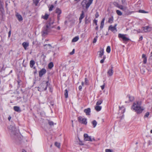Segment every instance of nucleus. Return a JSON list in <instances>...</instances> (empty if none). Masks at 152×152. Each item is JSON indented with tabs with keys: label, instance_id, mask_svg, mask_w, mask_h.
<instances>
[{
	"label": "nucleus",
	"instance_id": "obj_1",
	"mask_svg": "<svg viewBox=\"0 0 152 152\" xmlns=\"http://www.w3.org/2000/svg\"><path fill=\"white\" fill-rule=\"evenodd\" d=\"M131 108L138 114L141 113L144 110L143 108L140 106V104L137 102L133 103Z\"/></svg>",
	"mask_w": 152,
	"mask_h": 152
},
{
	"label": "nucleus",
	"instance_id": "obj_2",
	"mask_svg": "<svg viewBox=\"0 0 152 152\" xmlns=\"http://www.w3.org/2000/svg\"><path fill=\"white\" fill-rule=\"evenodd\" d=\"M94 0H83L81 3V5L83 8L88 9L92 4Z\"/></svg>",
	"mask_w": 152,
	"mask_h": 152
},
{
	"label": "nucleus",
	"instance_id": "obj_3",
	"mask_svg": "<svg viewBox=\"0 0 152 152\" xmlns=\"http://www.w3.org/2000/svg\"><path fill=\"white\" fill-rule=\"evenodd\" d=\"M48 84V81H44L40 84L39 87H38V91H42L46 90L47 89Z\"/></svg>",
	"mask_w": 152,
	"mask_h": 152
},
{
	"label": "nucleus",
	"instance_id": "obj_4",
	"mask_svg": "<svg viewBox=\"0 0 152 152\" xmlns=\"http://www.w3.org/2000/svg\"><path fill=\"white\" fill-rule=\"evenodd\" d=\"M52 28L50 27L48 24H47L45 27L43 28V29L42 31V36H45L51 31V29Z\"/></svg>",
	"mask_w": 152,
	"mask_h": 152
},
{
	"label": "nucleus",
	"instance_id": "obj_5",
	"mask_svg": "<svg viewBox=\"0 0 152 152\" xmlns=\"http://www.w3.org/2000/svg\"><path fill=\"white\" fill-rule=\"evenodd\" d=\"M83 137L84 140L85 141L92 142L93 140H95L94 138L92 139L91 136H88L87 134H84L83 135Z\"/></svg>",
	"mask_w": 152,
	"mask_h": 152
},
{
	"label": "nucleus",
	"instance_id": "obj_6",
	"mask_svg": "<svg viewBox=\"0 0 152 152\" xmlns=\"http://www.w3.org/2000/svg\"><path fill=\"white\" fill-rule=\"evenodd\" d=\"M126 34H118V37L122 38L124 42H127L129 40V39L126 37Z\"/></svg>",
	"mask_w": 152,
	"mask_h": 152
},
{
	"label": "nucleus",
	"instance_id": "obj_7",
	"mask_svg": "<svg viewBox=\"0 0 152 152\" xmlns=\"http://www.w3.org/2000/svg\"><path fill=\"white\" fill-rule=\"evenodd\" d=\"M10 127L12 129L11 130V135L12 136L13 135H16L17 134V131L15 126L11 125L10 126Z\"/></svg>",
	"mask_w": 152,
	"mask_h": 152
},
{
	"label": "nucleus",
	"instance_id": "obj_8",
	"mask_svg": "<svg viewBox=\"0 0 152 152\" xmlns=\"http://www.w3.org/2000/svg\"><path fill=\"white\" fill-rule=\"evenodd\" d=\"M78 120L79 122L81 124L85 125L87 124V119L86 118H83L82 117H79L78 118Z\"/></svg>",
	"mask_w": 152,
	"mask_h": 152
},
{
	"label": "nucleus",
	"instance_id": "obj_9",
	"mask_svg": "<svg viewBox=\"0 0 152 152\" xmlns=\"http://www.w3.org/2000/svg\"><path fill=\"white\" fill-rule=\"evenodd\" d=\"M142 29H143V32H147L150 31L152 30V28L151 27L148 26L142 27Z\"/></svg>",
	"mask_w": 152,
	"mask_h": 152
},
{
	"label": "nucleus",
	"instance_id": "obj_10",
	"mask_svg": "<svg viewBox=\"0 0 152 152\" xmlns=\"http://www.w3.org/2000/svg\"><path fill=\"white\" fill-rule=\"evenodd\" d=\"M117 24H115L114 26H113L112 25L110 26L108 28L109 30H110L111 31H112L113 32H115L117 31Z\"/></svg>",
	"mask_w": 152,
	"mask_h": 152
},
{
	"label": "nucleus",
	"instance_id": "obj_11",
	"mask_svg": "<svg viewBox=\"0 0 152 152\" xmlns=\"http://www.w3.org/2000/svg\"><path fill=\"white\" fill-rule=\"evenodd\" d=\"M56 13L58 14L57 18L58 20H59L60 17V15L61 13V11L59 8H57L56 10Z\"/></svg>",
	"mask_w": 152,
	"mask_h": 152
},
{
	"label": "nucleus",
	"instance_id": "obj_12",
	"mask_svg": "<svg viewBox=\"0 0 152 152\" xmlns=\"http://www.w3.org/2000/svg\"><path fill=\"white\" fill-rule=\"evenodd\" d=\"M46 72V70L45 69H42L39 72V76L40 77H41Z\"/></svg>",
	"mask_w": 152,
	"mask_h": 152
},
{
	"label": "nucleus",
	"instance_id": "obj_13",
	"mask_svg": "<svg viewBox=\"0 0 152 152\" xmlns=\"http://www.w3.org/2000/svg\"><path fill=\"white\" fill-rule=\"evenodd\" d=\"M113 67L111 66V68L108 70L107 74L109 76H111L113 75Z\"/></svg>",
	"mask_w": 152,
	"mask_h": 152
},
{
	"label": "nucleus",
	"instance_id": "obj_14",
	"mask_svg": "<svg viewBox=\"0 0 152 152\" xmlns=\"http://www.w3.org/2000/svg\"><path fill=\"white\" fill-rule=\"evenodd\" d=\"M16 16L17 17V18L18 20L19 21H22L23 20V18L21 15H20L17 12L15 14Z\"/></svg>",
	"mask_w": 152,
	"mask_h": 152
},
{
	"label": "nucleus",
	"instance_id": "obj_15",
	"mask_svg": "<svg viewBox=\"0 0 152 152\" xmlns=\"http://www.w3.org/2000/svg\"><path fill=\"white\" fill-rule=\"evenodd\" d=\"M54 21L53 18L50 19L49 23H48L47 24H48L49 26H50V27L53 28V26H52L51 25L54 23Z\"/></svg>",
	"mask_w": 152,
	"mask_h": 152
},
{
	"label": "nucleus",
	"instance_id": "obj_16",
	"mask_svg": "<svg viewBox=\"0 0 152 152\" xmlns=\"http://www.w3.org/2000/svg\"><path fill=\"white\" fill-rule=\"evenodd\" d=\"M84 112L87 115H89L91 112V109L90 108L86 109L84 110Z\"/></svg>",
	"mask_w": 152,
	"mask_h": 152
},
{
	"label": "nucleus",
	"instance_id": "obj_17",
	"mask_svg": "<svg viewBox=\"0 0 152 152\" xmlns=\"http://www.w3.org/2000/svg\"><path fill=\"white\" fill-rule=\"evenodd\" d=\"M22 45L24 49L26 50L27 49V47L29 46V43L28 42H23L22 43Z\"/></svg>",
	"mask_w": 152,
	"mask_h": 152
},
{
	"label": "nucleus",
	"instance_id": "obj_18",
	"mask_svg": "<svg viewBox=\"0 0 152 152\" xmlns=\"http://www.w3.org/2000/svg\"><path fill=\"white\" fill-rule=\"evenodd\" d=\"M84 17H85V15H84V12L83 11H82L81 14L80 15V17L79 18V19L80 23H81V22L82 21V19L83 18H84Z\"/></svg>",
	"mask_w": 152,
	"mask_h": 152
},
{
	"label": "nucleus",
	"instance_id": "obj_19",
	"mask_svg": "<svg viewBox=\"0 0 152 152\" xmlns=\"http://www.w3.org/2000/svg\"><path fill=\"white\" fill-rule=\"evenodd\" d=\"M13 109L16 112H20L21 110L19 107L15 106L13 107Z\"/></svg>",
	"mask_w": 152,
	"mask_h": 152
},
{
	"label": "nucleus",
	"instance_id": "obj_20",
	"mask_svg": "<svg viewBox=\"0 0 152 152\" xmlns=\"http://www.w3.org/2000/svg\"><path fill=\"white\" fill-rule=\"evenodd\" d=\"M99 57L101 58L102 56L103 55L104 53V50L103 49L101 48V50L99 52Z\"/></svg>",
	"mask_w": 152,
	"mask_h": 152
},
{
	"label": "nucleus",
	"instance_id": "obj_21",
	"mask_svg": "<svg viewBox=\"0 0 152 152\" xmlns=\"http://www.w3.org/2000/svg\"><path fill=\"white\" fill-rule=\"evenodd\" d=\"M35 64V62L34 61L31 60L30 62V66L32 68Z\"/></svg>",
	"mask_w": 152,
	"mask_h": 152
},
{
	"label": "nucleus",
	"instance_id": "obj_22",
	"mask_svg": "<svg viewBox=\"0 0 152 152\" xmlns=\"http://www.w3.org/2000/svg\"><path fill=\"white\" fill-rule=\"evenodd\" d=\"M95 109L96 111H99L101 110L102 107L99 105H96L95 107Z\"/></svg>",
	"mask_w": 152,
	"mask_h": 152
},
{
	"label": "nucleus",
	"instance_id": "obj_23",
	"mask_svg": "<svg viewBox=\"0 0 152 152\" xmlns=\"http://www.w3.org/2000/svg\"><path fill=\"white\" fill-rule=\"evenodd\" d=\"M129 98V100L130 102L133 101L134 99V97L133 96L130 95H129L127 96Z\"/></svg>",
	"mask_w": 152,
	"mask_h": 152
},
{
	"label": "nucleus",
	"instance_id": "obj_24",
	"mask_svg": "<svg viewBox=\"0 0 152 152\" xmlns=\"http://www.w3.org/2000/svg\"><path fill=\"white\" fill-rule=\"evenodd\" d=\"M118 7L121 10H122L124 11H125L127 9V7H124L122 5H119L118 6Z\"/></svg>",
	"mask_w": 152,
	"mask_h": 152
},
{
	"label": "nucleus",
	"instance_id": "obj_25",
	"mask_svg": "<svg viewBox=\"0 0 152 152\" xmlns=\"http://www.w3.org/2000/svg\"><path fill=\"white\" fill-rule=\"evenodd\" d=\"M104 20H105V18H104L102 19V21L101 22V26H100V28L101 29L102 28H103V27Z\"/></svg>",
	"mask_w": 152,
	"mask_h": 152
},
{
	"label": "nucleus",
	"instance_id": "obj_26",
	"mask_svg": "<svg viewBox=\"0 0 152 152\" xmlns=\"http://www.w3.org/2000/svg\"><path fill=\"white\" fill-rule=\"evenodd\" d=\"M79 39V37L78 36H77L73 38L72 39V42H76L77 41H78V40Z\"/></svg>",
	"mask_w": 152,
	"mask_h": 152
},
{
	"label": "nucleus",
	"instance_id": "obj_27",
	"mask_svg": "<svg viewBox=\"0 0 152 152\" xmlns=\"http://www.w3.org/2000/svg\"><path fill=\"white\" fill-rule=\"evenodd\" d=\"M113 16H112L110 18H109L108 19V22L109 23H112L113 22Z\"/></svg>",
	"mask_w": 152,
	"mask_h": 152
},
{
	"label": "nucleus",
	"instance_id": "obj_28",
	"mask_svg": "<svg viewBox=\"0 0 152 152\" xmlns=\"http://www.w3.org/2000/svg\"><path fill=\"white\" fill-rule=\"evenodd\" d=\"M49 15L46 13L44 16H42V18L45 20H47L49 17Z\"/></svg>",
	"mask_w": 152,
	"mask_h": 152
},
{
	"label": "nucleus",
	"instance_id": "obj_29",
	"mask_svg": "<svg viewBox=\"0 0 152 152\" xmlns=\"http://www.w3.org/2000/svg\"><path fill=\"white\" fill-rule=\"evenodd\" d=\"M103 102V100L102 99H99L98 101L96 103V105H99L101 104Z\"/></svg>",
	"mask_w": 152,
	"mask_h": 152
},
{
	"label": "nucleus",
	"instance_id": "obj_30",
	"mask_svg": "<svg viewBox=\"0 0 152 152\" xmlns=\"http://www.w3.org/2000/svg\"><path fill=\"white\" fill-rule=\"evenodd\" d=\"M92 123L93 124L94 128H95L97 124V122L95 120H94L92 122Z\"/></svg>",
	"mask_w": 152,
	"mask_h": 152
},
{
	"label": "nucleus",
	"instance_id": "obj_31",
	"mask_svg": "<svg viewBox=\"0 0 152 152\" xmlns=\"http://www.w3.org/2000/svg\"><path fill=\"white\" fill-rule=\"evenodd\" d=\"M64 96L66 98L68 97V92L67 89H66L64 91Z\"/></svg>",
	"mask_w": 152,
	"mask_h": 152
},
{
	"label": "nucleus",
	"instance_id": "obj_32",
	"mask_svg": "<svg viewBox=\"0 0 152 152\" xmlns=\"http://www.w3.org/2000/svg\"><path fill=\"white\" fill-rule=\"evenodd\" d=\"M90 22V20L89 18H87V17L85 18V23L86 24H88Z\"/></svg>",
	"mask_w": 152,
	"mask_h": 152
},
{
	"label": "nucleus",
	"instance_id": "obj_33",
	"mask_svg": "<svg viewBox=\"0 0 152 152\" xmlns=\"http://www.w3.org/2000/svg\"><path fill=\"white\" fill-rule=\"evenodd\" d=\"M53 66V62H50L48 65V67L49 69H51Z\"/></svg>",
	"mask_w": 152,
	"mask_h": 152
},
{
	"label": "nucleus",
	"instance_id": "obj_34",
	"mask_svg": "<svg viewBox=\"0 0 152 152\" xmlns=\"http://www.w3.org/2000/svg\"><path fill=\"white\" fill-rule=\"evenodd\" d=\"M48 121L49 124L50 126H53L54 125V123L52 121L48 120Z\"/></svg>",
	"mask_w": 152,
	"mask_h": 152
},
{
	"label": "nucleus",
	"instance_id": "obj_35",
	"mask_svg": "<svg viewBox=\"0 0 152 152\" xmlns=\"http://www.w3.org/2000/svg\"><path fill=\"white\" fill-rule=\"evenodd\" d=\"M106 50L107 52L108 53H109L110 52L111 49L110 47V46H108L107 47Z\"/></svg>",
	"mask_w": 152,
	"mask_h": 152
},
{
	"label": "nucleus",
	"instance_id": "obj_36",
	"mask_svg": "<svg viewBox=\"0 0 152 152\" xmlns=\"http://www.w3.org/2000/svg\"><path fill=\"white\" fill-rule=\"evenodd\" d=\"M117 14L119 15H122V13L119 10H117L116 11Z\"/></svg>",
	"mask_w": 152,
	"mask_h": 152
},
{
	"label": "nucleus",
	"instance_id": "obj_37",
	"mask_svg": "<svg viewBox=\"0 0 152 152\" xmlns=\"http://www.w3.org/2000/svg\"><path fill=\"white\" fill-rule=\"evenodd\" d=\"M40 0H35L34 1V3L36 6H37Z\"/></svg>",
	"mask_w": 152,
	"mask_h": 152
},
{
	"label": "nucleus",
	"instance_id": "obj_38",
	"mask_svg": "<svg viewBox=\"0 0 152 152\" xmlns=\"http://www.w3.org/2000/svg\"><path fill=\"white\" fill-rule=\"evenodd\" d=\"M98 37L97 36H96V37H94V39L93 42L94 43H95L97 40V38H98Z\"/></svg>",
	"mask_w": 152,
	"mask_h": 152
},
{
	"label": "nucleus",
	"instance_id": "obj_39",
	"mask_svg": "<svg viewBox=\"0 0 152 152\" xmlns=\"http://www.w3.org/2000/svg\"><path fill=\"white\" fill-rule=\"evenodd\" d=\"M54 7V6L53 5H51L49 8V11H52Z\"/></svg>",
	"mask_w": 152,
	"mask_h": 152
},
{
	"label": "nucleus",
	"instance_id": "obj_40",
	"mask_svg": "<svg viewBox=\"0 0 152 152\" xmlns=\"http://www.w3.org/2000/svg\"><path fill=\"white\" fill-rule=\"evenodd\" d=\"M55 145L57 147H58V148H59L60 147V143H58V142H56L55 143Z\"/></svg>",
	"mask_w": 152,
	"mask_h": 152
},
{
	"label": "nucleus",
	"instance_id": "obj_41",
	"mask_svg": "<svg viewBox=\"0 0 152 152\" xmlns=\"http://www.w3.org/2000/svg\"><path fill=\"white\" fill-rule=\"evenodd\" d=\"M105 58H106L105 56H104L103 57V59H102L100 61V62L101 64H102L104 63V60L105 59Z\"/></svg>",
	"mask_w": 152,
	"mask_h": 152
},
{
	"label": "nucleus",
	"instance_id": "obj_42",
	"mask_svg": "<svg viewBox=\"0 0 152 152\" xmlns=\"http://www.w3.org/2000/svg\"><path fill=\"white\" fill-rule=\"evenodd\" d=\"M149 113L148 112H147L146 113L144 116V118H148V116H149Z\"/></svg>",
	"mask_w": 152,
	"mask_h": 152
},
{
	"label": "nucleus",
	"instance_id": "obj_43",
	"mask_svg": "<svg viewBox=\"0 0 152 152\" xmlns=\"http://www.w3.org/2000/svg\"><path fill=\"white\" fill-rule=\"evenodd\" d=\"M85 84L86 85H88V80L86 78H85Z\"/></svg>",
	"mask_w": 152,
	"mask_h": 152
},
{
	"label": "nucleus",
	"instance_id": "obj_44",
	"mask_svg": "<svg viewBox=\"0 0 152 152\" xmlns=\"http://www.w3.org/2000/svg\"><path fill=\"white\" fill-rule=\"evenodd\" d=\"M139 12L142 13H146L144 10H140L139 11Z\"/></svg>",
	"mask_w": 152,
	"mask_h": 152
},
{
	"label": "nucleus",
	"instance_id": "obj_45",
	"mask_svg": "<svg viewBox=\"0 0 152 152\" xmlns=\"http://www.w3.org/2000/svg\"><path fill=\"white\" fill-rule=\"evenodd\" d=\"M119 109L120 110H121V109H123V113H124L125 111V108H124V107L122 106V107H119Z\"/></svg>",
	"mask_w": 152,
	"mask_h": 152
},
{
	"label": "nucleus",
	"instance_id": "obj_46",
	"mask_svg": "<svg viewBox=\"0 0 152 152\" xmlns=\"http://www.w3.org/2000/svg\"><path fill=\"white\" fill-rule=\"evenodd\" d=\"M122 4L124 5H126L127 4L125 2V0H122Z\"/></svg>",
	"mask_w": 152,
	"mask_h": 152
},
{
	"label": "nucleus",
	"instance_id": "obj_47",
	"mask_svg": "<svg viewBox=\"0 0 152 152\" xmlns=\"http://www.w3.org/2000/svg\"><path fill=\"white\" fill-rule=\"evenodd\" d=\"M137 31L138 33H143V29H142V28H141V29H138Z\"/></svg>",
	"mask_w": 152,
	"mask_h": 152
},
{
	"label": "nucleus",
	"instance_id": "obj_48",
	"mask_svg": "<svg viewBox=\"0 0 152 152\" xmlns=\"http://www.w3.org/2000/svg\"><path fill=\"white\" fill-rule=\"evenodd\" d=\"M0 5L2 7L4 5V2L3 1H2L0 0Z\"/></svg>",
	"mask_w": 152,
	"mask_h": 152
},
{
	"label": "nucleus",
	"instance_id": "obj_49",
	"mask_svg": "<svg viewBox=\"0 0 152 152\" xmlns=\"http://www.w3.org/2000/svg\"><path fill=\"white\" fill-rule=\"evenodd\" d=\"M74 53H75V49H73L72 50V51L70 53V54L71 55H72L73 54H74Z\"/></svg>",
	"mask_w": 152,
	"mask_h": 152
},
{
	"label": "nucleus",
	"instance_id": "obj_50",
	"mask_svg": "<svg viewBox=\"0 0 152 152\" xmlns=\"http://www.w3.org/2000/svg\"><path fill=\"white\" fill-rule=\"evenodd\" d=\"M97 20H94V23L96 26H97Z\"/></svg>",
	"mask_w": 152,
	"mask_h": 152
},
{
	"label": "nucleus",
	"instance_id": "obj_51",
	"mask_svg": "<svg viewBox=\"0 0 152 152\" xmlns=\"http://www.w3.org/2000/svg\"><path fill=\"white\" fill-rule=\"evenodd\" d=\"M95 17L96 18H98L99 16V14L98 12H96L95 15Z\"/></svg>",
	"mask_w": 152,
	"mask_h": 152
},
{
	"label": "nucleus",
	"instance_id": "obj_52",
	"mask_svg": "<svg viewBox=\"0 0 152 152\" xmlns=\"http://www.w3.org/2000/svg\"><path fill=\"white\" fill-rule=\"evenodd\" d=\"M106 152H112V151L109 149H106L105 150Z\"/></svg>",
	"mask_w": 152,
	"mask_h": 152
},
{
	"label": "nucleus",
	"instance_id": "obj_53",
	"mask_svg": "<svg viewBox=\"0 0 152 152\" xmlns=\"http://www.w3.org/2000/svg\"><path fill=\"white\" fill-rule=\"evenodd\" d=\"M143 63L144 64H145L147 62V58H145L143 59Z\"/></svg>",
	"mask_w": 152,
	"mask_h": 152
},
{
	"label": "nucleus",
	"instance_id": "obj_54",
	"mask_svg": "<svg viewBox=\"0 0 152 152\" xmlns=\"http://www.w3.org/2000/svg\"><path fill=\"white\" fill-rule=\"evenodd\" d=\"M82 87L81 86H80L79 87H78V89H79V90L80 91H81V89H82Z\"/></svg>",
	"mask_w": 152,
	"mask_h": 152
},
{
	"label": "nucleus",
	"instance_id": "obj_55",
	"mask_svg": "<svg viewBox=\"0 0 152 152\" xmlns=\"http://www.w3.org/2000/svg\"><path fill=\"white\" fill-rule=\"evenodd\" d=\"M150 59H152V52L150 54Z\"/></svg>",
	"mask_w": 152,
	"mask_h": 152
},
{
	"label": "nucleus",
	"instance_id": "obj_56",
	"mask_svg": "<svg viewBox=\"0 0 152 152\" xmlns=\"http://www.w3.org/2000/svg\"><path fill=\"white\" fill-rule=\"evenodd\" d=\"M49 46L50 48L51 47V46L50 44H47L44 45V46Z\"/></svg>",
	"mask_w": 152,
	"mask_h": 152
},
{
	"label": "nucleus",
	"instance_id": "obj_57",
	"mask_svg": "<svg viewBox=\"0 0 152 152\" xmlns=\"http://www.w3.org/2000/svg\"><path fill=\"white\" fill-rule=\"evenodd\" d=\"M142 58H143V59L145 58H146V56H145V55L144 54H142Z\"/></svg>",
	"mask_w": 152,
	"mask_h": 152
},
{
	"label": "nucleus",
	"instance_id": "obj_58",
	"mask_svg": "<svg viewBox=\"0 0 152 152\" xmlns=\"http://www.w3.org/2000/svg\"><path fill=\"white\" fill-rule=\"evenodd\" d=\"M101 89L102 90H103L104 88V85H102V86H101Z\"/></svg>",
	"mask_w": 152,
	"mask_h": 152
},
{
	"label": "nucleus",
	"instance_id": "obj_59",
	"mask_svg": "<svg viewBox=\"0 0 152 152\" xmlns=\"http://www.w3.org/2000/svg\"><path fill=\"white\" fill-rule=\"evenodd\" d=\"M142 39H143L142 36H141L139 40L140 41H141V40H142Z\"/></svg>",
	"mask_w": 152,
	"mask_h": 152
},
{
	"label": "nucleus",
	"instance_id": "obj_60",
	"mask_svg": "<svg viewBox=\"0 0 152 152\" xmlns=\"http://www.w3.org/2000/svg\"><path fill=\"white\" fill-rule=\"evenodd\" d=\"M8 37H10V34H11V31H10L9 32V33H8Z\"/></svg>",
	"mask_w": 152,
	"mask_h": 152
},
{
	"label": "nucleus",
	"instance_id": "obj_61",
	"mask_svg": "<svg viewBox=\"0 0 152 152\" xmlns=\"http://www.w3.org/2000/svg\"><path fill=\"white\" fill-rule=\"evenodd\" d=\"M1 17L2 19H3V14H2L1 15H0V17H1Z\"/></svg>",
	"mask_w": 152,
	"mask_h": 152
},
{
	"label": "nucleus",
	"instance_id": "obj_62",
	"mask_svg": "<svg viewBox=\"0 0 152 152\" xmlns=\"http://www.w3.org/2000/svg\"><path fill=\"white\" fill-rule=\"evenodd\" d=\"M57 29L58 30H59L60 29V26H58V27H57Z\"/></svg>",
	"mask_w": 152,
	"mask_h": 152
},
{
	"label": "nucleus",
	"instance_id": "obj_63",
	"mask_svg": "<svg viewBox=\"0 0 152 152\" xmlns=\"http://www.w3.org/2000/svg\"><path fill=\"white\" fill-rule=\"evenodd\" d=\"M11 117L10 116H9L8 118V119L9 121H10V120L11 119Z\"/></svg>",
	"mask_w": 152,
	"mask_h": 152
},
{
	"label": "nucleus",
	"instance_id": "obj_64",
	"mask_svg": "<svg viewBox=\"0 0 152 152\" xmlns=\"http://www.w3.org/2000/svg\"><path fill=\"white\" fill-rule=\"evenodd\" d=\"M22 152H26V151L24 149H23Z\"/></svg>",
	"mask_w": 152,
	"mask_h": 152
}]
</instances>
